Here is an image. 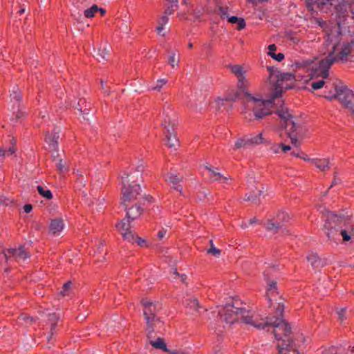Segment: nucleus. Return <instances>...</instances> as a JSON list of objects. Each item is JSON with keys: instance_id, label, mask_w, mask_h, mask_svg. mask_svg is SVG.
Masks as SVG:
<instances>
[{"instance_id": "nucleus-37", "label": "nucleus", "mask_w": 354, "mask_h": 354, "mask_svg": "<svg viewBox=\"0 0 354 354\" xmlns=\"http://www.w3.org/2000/svg\"><path fill=\"white\" fill-rule=\"evenodd\" d=\"M178 3H175V4H171V5H169L165 12H164V15H167V17L169 15H171L174 13V12L178 9Z\"/></svg>"}, {"instance_id": "nucleus-62", "label": "nucleus", "mask_w": 354, "mask_h": 354, "mask_svg": "<svg viewBox=\"0 0 354 354\" xmlns=\"http://www.w3.org/2000/svg\"><path fill=\"white\" fill-rule=\"evenodd\" d=\"M104 246V243L103 242H100L99 243V245H97V250L98 252H101V249L103 248Z\"/></svg>"}, {"instance_id": "nucleus-2", "label": "nucleus", "mask_w": 354, "mask_h": 354, "mask_svg": "<svg viewBox=\"0 0 354 354\" xmlns=\"http://www.w3.org/2000/svg\"><path fill=\"white\" fill-rule=\"evenodd\" d=\"M269 78L271 82L276 80L272 86L274 91L270 100H263L261 97L252 95L246 88L247 86L240 84H237L238 88L236 91L232 90L227 95L225 100H241L244 106L243 113L245 118L250 121L263 118L271 113L270 108L272 102L276 98L281 97L284 89L290 88L295 80V77L292 73H281L278 71H272Z\"/></svg>"}, {"instance_id": "nucleus-15", "label": "nucleus", "mask_w": 354, "mask_h": 354, "mask_svg": "<svg viewBox=\"0 0 354 354\" xmlns=\"http://www.w3.org/2000/svg\"><path fill=\"white\" fill-rule=\"evenodd\" d=\"M162 125L167 131H168V129L174 131V127L176 125V116L174 112H164Z\"/></svg>"}, {"instance_id": "nucleus-18", "label": "nucleus", "mask_w": 354, "mask_h": 354, "mask_svg": "<svg viewBox=\"0 0 354 354\" xmlns=\"http://www.w3.org/2000/svg\"><path fill=\"white\" fill-rule=\"evenodd\" d=\"M110 46L106 44L103 46H100L97 49L94 48V57L98 62H104L107 60V56L110 52Z\"/></svg>"}, {"instance_id": "nucleus-36", "label": "nucleus", "mask_w": 354, "mask_h": 354, "mask_svg": "<svg viewBox=\"0 0 354 354\" xmlns=\"http://www.w3.org/2000/svg\"><path fill=\"white\" fill-rule=\"evenodd\" d=\"M55 165H56V167L57 169V170L63 174L64 172V169H65V165L64 164H63V161L62 159H59L58 158H54V160H53Z\"/></svg>"}, {"instance_id": "nucleus-40", "label": "nucleus", "mask_w": 354, "mask_h": 354, "mask_svg": "<svg viewBox=\"0 0 354 354\" xmlns=\"http://www.w3.org/2000/svg\"><path fill=\"white\" fill-rule=\"evenodd\" d=\"M167 80L166 79H160L158 80L156 84L154 86L151 87V90L159 91L160 88L167 83Z\"/></svg>"}, {"instance_id": "nucleus-12", "label": "nucleus", "mask_w": 354, "mask_h": 354, "mask_svg": "<svg viewBox=\"0 0 354 354\" xmlns=\"http://www.w3.org/2000/svg\"><path fill=\"white\" fill-rule=\"evenodd\" d=\"M353 0H342L336 6V10L339 18H344L349 13L354 15Z\"/></svg>"}, {"instance_id": "nucleus-60", "label": "nucleus", "mask_w": 354, "mask_h": 354, "mask_svg": "<svg viewBox=\"0 0 354 354\" xmlns=\"http://www.w3.org/2000/svg\"><path fill=\"white\" fill-rule=\"evenodd\" d=\"M178 277H180V281L183 282V283H186V281H187V277L186 274H180Z\"/></svg>"}, {"instance_id": "nucleus-55", "label": "nucleus", "mask_w": 354, "mask_h": 354, "mask_svg": "<svg viewBox=\"0 0 354 354\" xmlns=\"http://www.w3.org/2000/svg\"><path fill=\"white\" fill-rule=\"evenodd\" d=\"M279 147L281 148V149L283 152H286L290 149V147L289 145H286L283 143H281L279 145Z\"/></svg>"}, {"instance_id": "nucleus-4", "label": "nucleus", "mask_w": 354, "mask_h": 354, "mask_svg": "<svg viewBox=\"0 0 354 354\" xmlns=\"http://www.w3.org/2000/svg\"><path fill=\"white\" fill-rule=\"evenodd\" d=\"M277 114L281 120V127L286 129L291 142L295 146L299 145L297 131L300 128L299 120L296 118L286 107H281L277 110Z\"/></svg>"}, {"instance_id": "nucleus-49", "label": "nucleus", "mask_w": 354, "mask_h": 354, "mask_svg": "<svg viewBox=\"0 0 354 354\" xmlns=\"http://www.w3.org/2000/svg\"><path fill=\"white\" fill-rule=\"evenodd\" d=\"M131 243L137 242L138 244L140 246H142L145 243V240H142L141 238L138 236H136L134 235V239L133 241H131Z\"/></svg>"}, {"instance_id": "nucleus-53", "label": "nucleus", "mask_w": 354, "mask_h": 354, "mask_svg": "<svg viewBox=\"0 0 354 354\" xmlns=\"http://www.w3.org/2000/svg\"><path fill=\"white\" fill-rule=\"evenodd\" d=\"M241 18L233 16L231 17H228V21L231 24H236L237 21H239Z\"/></svg>"}, {"instance_id": "nucleus-8", "label": "nucleus", "mask_w": 354, "mask_h": 354, "mask_svg": "<svg viewBox=\"0 0 354 354\" xmlns=\"http://www.w3.org/2000/svg\"><path fill=\"white\" fill-rule=\"evenodd\" d=\"M324 97L329 100L337 98L338 100L354 114V93L346 87H338L335 85V93L326 94Z\"/></svg>"}, {"instance_id": "nucleus-23", "label": "nucleus", "mask_w": 354, "mask_h": 354, "mask_svg": "<svg viewBox=\"0 0 354 354\" xmlns=\"http://www.w3.org/2000/svg\"><path fill=\"white\" fill-rule=\"evenodd\" d=\"M310 162L321 171H325L330 167V161L328 158H313Z\"/></svg>"}, {"instance_id": "nucleus-64", "label": "nucleus", "mask_w": 354, "mask_h": 354, "mask_svg": "<svg viewBox=\"0 0 354 354\" xmlns=\"http://www.w3.org/2000/svg\"><path fill=\"white\" fill-rule=\"evenodd\" d=\"M257 221H257V219L256 218H253L250 219V221H249V224H250V225H252V224H254V223H257Z\"/></svg>"}, {"instance_id": "nucleus-20", "label": "nucleus", "mask_w": 354, "mask_h": 354, "mask_svg": "<svg viewBox=\"0 0 354 354\" xmlns=\"http://www.w3.org/2000/svg\"><path fill=\"white\" fill-rule=\"evenodd\" d=\"M64 228V220L62 218H55L52 219L50 223V231L55 234H59Z\"/></svg>"}, {"instance_id": "nucleus-35", "label": "nucleus", "mask_w": 354, "mask_h": 354, "mask_svg": "<svg viewBox=\"0 0 354 354\" xmlns=\"http://www.w3.org/2000/svg\"><path fill=\"white\" fill-rule=\"evenodd\" d=\"M98 11V7L96 5H93L91 8L84 10V15L87 18H91L94 16V14Z\"/></svg>"}, {"instance_id": "nucleus-39", "label": "nucleus", "mask_w": 354, "mask_h": 354, "mask_svg": "<svg viewBox=\"0 0 354 354\" xmlns=\"http://www.w3.org/2000/svg\"><path fill=\"white\" fill-rule=\"evenodd\" d=\"M209 244H210V248L207 250V253L209 254H211L214 256H216V257H218L221 254V250L216 248L214 246V244H213V241L212 240H210L209 241Z\"/></svg>"}, {"instance_id": "nucleus-7", "label": "nucleus", "mask_w": 354, "mask_h": 354, "mask_svg": "<svg viewBox=\"0 0 354 354\" xmlns=\"http://www.w3.org/2000/svg\"><path fill=\"white\" fill-rule=\"evenodd\" d=\"M129 174L126 172L121 176V181L122 187L121 189V202L122 206H128L129 203L137 199L138 195L140 194L141 188L139 185L129 184L128 179Z\"/></svg>"}, {"instance_id": "nucleus-24", "label": "nucleus", "mask_w": 354, "mask_h": 354, "mask_svg": "<svg viewBox=\"0 0 354 354\" xmlns=\"http://www.w3.org/2000/svg\"><path fill=\"white\" fill-rule=\"evenodd\" d=\"M279 220H280L279 218L276 221L268 220L267 223L264 225L266 229L274 233L277 232L279 229L282 226L281 222H279Z\"/></svg>"}, {"instance_id": "nucleus-59", "label": "nucleus", "mask_w": 354, "mask_h": 354, "mask_svg": "<svg viewBox=\"0 0 354 354\" xmlns=\"http://www.w3.org/2000/svg\"><path fill=\"white\" fill-rule=\"evenodd\" d=\"M339 180L337 178V172H335L334 174V179L333 180V183L330 185V187H333V185H336L338 183Z\"/></svg>"}, {"instance_id": "nucleus-9", "label": "nucleus", "mask_w": 354, "mask_h": 354, "mask_svg": "<svg viewBox=\"0 0 354 354\" xmlns=\"http://www.w3.org/2000/svg\"><path fill=\"white\" fill-rule=\"evenodd\" d=\"M29 257V253L25 250L23 245H20L17 249L9 248L0 252V260L5 259L6 261L12 258L18 261H24Z\"/></svg>"}, {"instance_id": "nucleus-58", "label": "nucleus", "mask_w": 354, "mask_h": 354, "mask_svg": "<svg viewBox=\"0 0 354 354\" xmlns=\"http://www.w3.org/2000/svg\"><path fill=\"white\" fill-rule=\"evenodd\" d=\"M168 353L169 354H186L183 351H179L176 350H169Z\"/></svg>"}, {"instance_id": "nucleus-52", "label": "nucleus", "mask_w": 354, "mask_h": 354, "mask_svg": "<svg viewBox=\"0 0 354 354\" xmlns=\"http://www.w3.org/2000/svg\"><path fill=\"white\" fill-rule=\"evenodd\" d=\"M322 354H336L335 348L331 347L328 350H325L322 352Z\"/></svg>"}, {"instance_id": "nucleus-47", "label": "nucleus", "mask_w": 354, "mask_h": 354, "mask_svg": "<svg viewBox=\"0 0 354 354\" xmlns=\"http://www.w3.org/2000/svg\"><path fill=\"white\" fill-rule=\"evenodd\" d=\"M168 21H169L168 17L167 15H164L159 19L158 24L165 26L168 23Z\"/></svg>"}, {"instance_id": "nucleus-6", "label": "nucleus", "mask_w": 354, "mask_h": 354, "mask_svg": "<svg viewBox=\"0 0 354 354\" xmlns=\"http://www.w3.org/2000/svg\"><path fill=\"white\" fill-rule=\"evenodd\" d=\"M332 222H336L340 225L339 232L343 239L344 241H348L354 237V224L351 216H338L330 215L329 220L326 225V227L331 228L333 226L331 225Z\"/></svg>"}, {"instance_id": "nucleus-28", "label": "nucleus", "mask_w": 354, "mask_h": 354, "mask_svg": "<svg viewBox=\"0 0 354 354\" xmlns=\"http://www.w3.org/2000/svg\"><path fill=\"white\" fill-rule=\"evenodd\" d=\"M249 145H257L263 143L264 139L262 138V133H259L256 136H250L247 137Z\"/></svg>"}, {"instance_id": "nucleus-32", "label": "nucleus", "mask_w": 354, "mask_h": 354, "mask_svg": "<svg viewBox=\"0 0 354 354\" xmlns=\"http://www.w3.org/2000/svg\"><path fill=\"white\" fill-rule=\"evenodd\" d=\"M21 96L19 92V88L17 86H14L10 93L11 100H15L17 102H19L21 100Z\"/></svg>"}, {"instance_id": "nucleus-1", "label": "nucleus", "mask_w": 354, "mask_h": 354, "mask_svg": "<svg viewBox=\"0 0 354 354\" xmlns=\"http://www.w3.org/2000/svg\"><path fill=\"white\" fill-rule=\"evenodd\" d=\"M284 306L282 302H279L275 310V315L273 317H267L263 322H257L253 319L251 313L244 308L235 306V304H227L221 306L218 310L220 318L227 324H232L236 321L241 320L246 324L261 330L267 326L274 328L273 333L277 343L278 354H299L296 344L288 337L290 333V327L283 318Z\"/></svg>"}, {"instance_id": "nucleus-5", "label": "nucleus", "mask_w": 354, "mask_h": 354, "mask_svg": "<svg viewBox=\"0 0 354 354\" xmlns=\"http://www.w3.org/2000/svg\"><path fill=\"white\" fill-rule=\"evenodd\" d=\"M141 303L144 307L143 314L147 324V337L149 339L155 330L158 324L161 322L156 317V313L160 309V306L157 302L149 301L147 299H143Z\"/></svg>"}, {"instance_id": "nucleus-3", "label": "nucleus", "mask_w": 354, "mask_h": 354, "mask_svg": "<svg viewBox=\"0 0 354 354\" xmlns=\"http://www.w3.org/2000/svg\"><path fill=\"white\" fill-rule=\"evenodd\" d=\"M326 42L330 46L328 55L319 62V66L314 71V75L321 77L322 80H314L310 83L313 90L334 87L333 82L328 80V70L335 62H344L354 57V40L350 43H340L338 37L333 32L328 34Z\"/></svg>"}, {"instance_id": "nucleus-41", "label": "nucleus", "mask_w": 354, "mask_h": 354, "mask_svg": "<svg viewBox=\"0 0 354 354\" xmlns=\"http://www.w3.org/2000/svg\"><path fill=\"white\" fill-rule=\"evenodd\" d=\"M15 152V149L13 147H10L8 149H1L0 148V156H10L13 154Z\"/></svg>"}, {"instance_id": "nucleus-42", "label": "nucleus", "mask_w": 354, "mask_h": 354, "mask_svg": "<svg viewBox=\"0 0 354 354\" xmlns=\"http://www.w3.org/2000/svg\"><path fill=\"white\" fill-rule=\"evenodd\" d=\"M187 305L189 306L190 308H194L195 310H198V308H200L198 301L196 298H192L189 299Z\"/></svg>"}, {"instance_id": "nucleus-22", "label": "nucleus", "mask_w": 354, "mask_h": 354, "mask_svg": "<svg viewBox=\"0 0 354 354\" xmlns=\"http://www.w3.org/2000/svg\"><path fill=\"white\" fill-rule=\"evenodd\" d=\"M166 145L169 148H173L174 149H176V147L178 146V140L176 138V135L174 133V131H171L170 129H168V131L166 133Z\"/></svg>"}, {"instance_id": "nucleus-43", "label": "nucleus", "mask_w": 354, "mask_h": 354, "mask_svg": "<svg viewBox=\"0 0 354 354\" xmlns=\"http://www.w3.org/2000/svg\"><path fill=\"white\" fill-rule=\"evenodd\" d=\"M346 308H342L337 310L338 318L340 320V322H343L346 318Z\"/></svg>"}, {"instance_id": "nucleus-51", "label": "nucleus", "mask_w": 354, "mask_h": 354, "mask_svg": "<svg viewBox=\"0 0 354 354\" xmlns=\"http://www.w3.org/2000/svg\"><path fill=\"white\" fill-rule=\"evenodd\" d=\"M11 203V201L8 198H5L3 196H0V203L4 205H8Z\"/></svg>"}, {"instance_id": "nucleus-56", "label": "nucleus", "mask_w": 354, "mask_h": 354, "mask_svg": "<svg viewBox=\"0 0 354 354\" xmlns=\"http://www.w3.org/2000/svg\"><path fill=\"white\" fill-rule=\"evenodd\" d=\"M166 232H167L166 230H162L159 231L158 233V239H162L165 236Z\"/></svg>"}, {"instance_id": "nucleus-31", "label": "nucleus", "mask_w": 354, "mask_h": 354, "mask_svg": "<svg viewBox=\"0 0 354 354\" xmlns=\"http://www.w3.org/2000/svg\"><path fill=\"white\" fill-rule=\"evenodd\" d=\"M261 194V190L258 192V194H254L253 190H252L249 194L245 195L244 200L246 201H251V202L256 203L258 201L257 195L260 196Z\"/></svg>"}, {"instance_id": "nucleus-13", "label": "nucleus", "mask_w": 354, "mask_h": 354, "mask_svg": "<svg viewBox=\"0 0 354 354\" xmlns=\"http://www.w3.org/2000/svg\"><path fill=\"white\" fill-rule=\"evenodd\" d=\"M165 181H167L176 191L182 193L183 187L180 185L182 178L178 176L177 174L169 172L164 175Z\"/></svg>"}, {"instance_id": "nucleus-54", "label": "nucleus", "mask_w": 354, "mask_h": 354, "mask_svg": "<svg viewBox=\"0 0 354 354\" xmlns=\"http://www.w3.org/2000/svg\"><path fill=\"white\" fill-rule=\"evenodd\" d=\"M32 209V206L30 204H26L24 206V210L26 213H30Z\"/></svg>"}, {"instance_id": "nucleus-10", "label": "nucleus", "mask_w": 354, "mask_h": 354, "mask_svg": "<svg viewBox=\"0 0 354 354\" xmlns=\"http://www.w3.org/2000/svg\"><path fill=\"white\" fill-rule=\"evenodd\" d=\"M131 219L126 217L116 225L117 230L122 235L124 239L128 241H133L134 239V233L131 230Z\"/></svg>"}, {"instance_id": "nucleus-63", "label": "nucleus", "mask_w": 354, "mask_h": 354, "mask_svg": "<svg viewBox=\"0 0 354 354\" xmlns=\"http://www.w3.org/2000/svg\"><path fill=\"white\" fill-rule=\"evenodd\" d=\"M223 102H224V100L218 99V100L216 101V104H217L218 106V107H220L221 105H223Z\"/></svg>"}, {"instance_id": "nucleus-57", "label": "nucleus", "mask_w": 354, "mask_h": 354, "mask_svg": "<svg viewBox=\"0 0 354 354\" xmlns=\"http://www.w3.org/2000/svg\"><path fill=\"white\" fill-rule=\"evenodd\" d=\"M163 26H162V25H158V27L156 28V30H157V33L160 35H162L164 36L165 34L164 33H162V31L163 30Z\"/></svg>"}, {"instance_id": "nucleus-33", "label": "nucleus", "mask_w": 354, "mask_h": 354, "mask_svg": "<svg viewBox=\"0 0 354 354\" xmlns=\"http://www.w3.org/2000/svg\"><path fill=\"white\" fill-rule=\"evenodd\" d=\"M249 146L248 139L245 138H240L236 140L234 145V149H239L241 147H245Z\"/></svg>"}, {"instance_id": "nucleus-44", "label": "nucleus", "mask_w": 354, "mask_h": 354, "mask_svg": "<svg viewBox=\"0 0 354 354\" xmlns=\"http://www.w3.org/2000/svg\"><path fill=\"white\" fill-rule=\"evenodd\" d=\"M218 14L222 18L228 17L227 8L219 7Z\"/></svg>"}, {"instance_id": "nucleus-50", "label": "nucleus", "mask_w": 354, "mask_h": 354, "mask_svg": "<svg viewBox=\"0 0 354 354\" xmlns=\"http://www.w3.org/2000/svg\"><path fill=\"white\" fill-rule=\"evenodd\" d=\"M202 14H203V11L201 10H194V12H193V15H194L195 19H199L200 17L201 16Z\"/></svg>"}, {"instance_id": "nucleus-26", "label": "nucleus", "mask_w": 354, "mask_h": 354, "mask_svg": "<svg viewBox=\"0 0 354 354\" xmlns=\"http://www.w3.org/2000/svg\"><path fill=\"white\" fill-rule=\"evenodd\" d=\"M149 344L157 349L162 350L167 353L169 349L167 348V345L162 338L158 337L156 340H150Z\"/></svg>"}, {"instance_id": "nucleus-25", "label": "nucleus", "mask_w": 354, "mask_h": 354, "mask_svg": "<svg viewBox=\"0 0 354 354\" xmlns=\"http://www.w3.org/2000/svg\"><path fill=\"white\" fill-rule=\"evenodd\" d=\"M205 168L211 173V178H213L214 180L219 181L222 183H225L227 181L228 178L227 177H224L221 173L214 171L211 167L206 166Z\"/></svg>"}, {"instance_id": "nucleus-21", "label": "nucleus", "mask_w": 354, "mask_h": 354, "mask_svg": "<svg viewBox=\"0 0 354 354\" xmlns=\"http://www.w3.org/2000/svg\"><path fill=\"white\" fill-rule=\"evenodd\" d=\"M124 207V210L126 211V216L131 221H134L138 218L142 214L141 207L136 205L130 208H128V206H123Z\"/></svg>"}, {"instance_id": "nucleus-38", "label": "nucleus", "mask_w": 354, "mask_h": 354, "mask_svg": "<svg viewBox=\"0 0 354 354\" xmlns=\"http://www.w3.org/2000/svg\"><path fill=\"white\" fill-rule=\"evenodd\" d=\"M84 104V100H80V101L77 103V106H76V109H77L78 111H80L83 114V118L84 120H88L86 115L88 114V113L86 111L88 109L85 108L84 111L82 110V106Z\"/></svg>"}, {"instance_id": "nucleus-30", "label": "nucleus", "mask_w": 354, "mask_h": 354, "mask_svg": "<svg viewBox=\"0 0 354 354\" xmlns=\"http://www.w3.org/2000/svg\"><path fill=\"white\" fill-rule=\"evenodd\" d=\"M37 189L39 194L46 199H51L53 198V194L50 190L46 189L41 185H38L37 187Z\"/></svg>"}, {"instance_id": "nucleus-61", "label": "nucleus", "mask_w": 354, "mask_h": 354, "mask_svg": "<svg viewBox=\"0 0 354 354\" xmlns=\"http://www.w3.org/2000/svg\"><path fill=\"white\" fill-rule=\"evenodd\" d=\"M166 1L167 2V3L169 5L175 4V3H178V0H166Z\"/></svg>"}, {"instance_id": "nucleus-19", "label": "nucleus", "mask_w": 354, "mask_h": 354, "mask_svg": "<svg viewBox=\"0 0 354 354\" xmlns=\"http://www.w3.org/2000/svg\"><path fill=\"white\" fill-rule=\"evenodd\" d=\"M58 320V316L53 313H43L41 315V321H40V324H50V329L51 330H53V329L54 328Z\"/></svg>"}, {"instance_id": "nucleus-17", "label": "nucleus", "mask_w": 354, "mask_h": 354, "mask_svg": "<svg viewBox=\"0 0 354 354\" xmlns=\"http://www.w3.org/2000/svg\"><path fill=\"white\" fill-rule=\"evenodd\" d=\"M307 260L310 262L314 270H319L327 264L326 259L319 258L317 254L311 253L307 257Z\"/></svg>"}, {"instance_id": "nucleus-34", "label": "nucleus", "mask_w": 354, "mask_h": 354, "mask_svg": "<svg viewBox=\"0 0 354 354\" xmlns=\"http://www.w3.org/2000/svg\"><path fill=\"white\" fill-rule=\"evenodd\" d=\"M178 63L179 59L176 57V54L174 53H171L168 57V64L174 68L178 65Z\"/></svg>"}, {"instance_id": "nucleus-48", "label": "nucleus", "mask_w": 354, "mask_h": 354, "mask_svg": "<svg viewBox=\"0 0 354 354\" xmlns=\"http://www.w3.org/2000/svg\"><path fill=\"white\" fill-rule=\"evenodd\" d=\"M237 29L242 30L245 27V22L243 19H240L239 21H237Z\"/></svg>"}, {"instance_id": "nucleus-16", "label": "nucleus", "mask_w": 354, "mask_h": 354, "mask_svg": "<svg viewBox=\"0 0 354 354\" xmlns=\"http://www.w3.org/2000/svg\"><path fill=\"white\" fill-rule=\"evenodd\" d=\"M231 71L238 79V84H245L248 86V82L245 80V74L246 70L241 65H234L230 67Z\"/></svg>"}, {"instance_id": "nucleus-45", "label": "nucleus", "mask_w": 354, "mask_h": 354, "mask_svg": "<svg viewBox=\"0 0 354 354\" xmlns=\"http://www.w3.org/2000/svg\"><path fill=\"white\" fill-rule=\"evenodd\" d=\"M95 202L93 201V204H95L97 205V207H96V209L97 211H99L100 209H102V206L104 204V198H102V199H95Z\"/></svg>"}, {"instance_id": "nucleus-29", "label": "nucleus", "mask_w": 354, "mask_h": 354, "mask_svg": "<svg viewBox=\"0 0 354 354\" xmlns=\"http://www.w3.org/2000/svg\"><path fill=\"white\" fill-rule=\"evenodd\" d=\"M18 322L21 324L30 325L35 322V319L28 315L22 314L18 317Z\"/></svg>"}, {"instance_id": "nucleus-46", "label": "nucleus", "mask_w": 354, "mask_h": 354, "mask_svg": "<svg viewBox=\"0 0 354 354\" xmlns=\"http://www.w3.org/2000/svg\"><path fill=\"white\" fill-rule=\"evenodd\" d=\"M46 141L48 142H50V145L53 149H55L57 146V141L55 140V138H51L50 136H47L46 138Z\"/></svg>"}, {"instance_id": "nucleus-14", "label": "nucleus", "mask_w": 354, "mask_h": 354, "mask_svg": "<svg viewBox=\"0 0 354 354\" xmlns=\"http://www.w3.org/2000/svg\"><path fill=\"white\" fill-rule=\"evenodd\" d=\"M274 267H275V266H273L272 267H268L263 272L265 279L267 281L268 286V288L267 290V297H268L269 302L271 301L272 297H273L274 290L276 288V286H277V282L274 281H270L269 277H268L271 270Z\"/></svg>"}, {"instance_id": "nucleus-11", "label": "nucleus", "mask_w": 354, "mask_h": 354, "mask_svg": "<svg viewBox=\"0 0 354 354\" xmlns=\"http://www.w3.org/2000/svg\"><path fill=\"white\" fill-rule=\"evenodd\" d=\"M330 215H336V214L333 212H327V213L324 215L325 223L324 225L323 229L324 230L326 235L327 236V237L329 239L335 240V239H336L337 236L339 235L338 232H339L341 225H339V223H337L336 222L335 223L332 222L331 225L333 226V227L331 228L326 227V225L327 224Z\"/></svg>"}, {"instance_id": "nucleus-27", "label": "nucleus", "mask_w": 354, "mask_h": 354, "mask_svg": "<svg viewBox=\"0 0 354 354\" xmlns=\"http://www.w3.org/2000/svg\"><path fill=\"white\" fill-rule=\"evenodd\" d=\"M268 48V50H269L268 54L272 58L274 59L275 60H277L278 62H281V61H282L284 59V55L283 53H279L278 54H274V51L277 49V46H275V44H270V45H269Z\"/></svg>"}]
</instances>
